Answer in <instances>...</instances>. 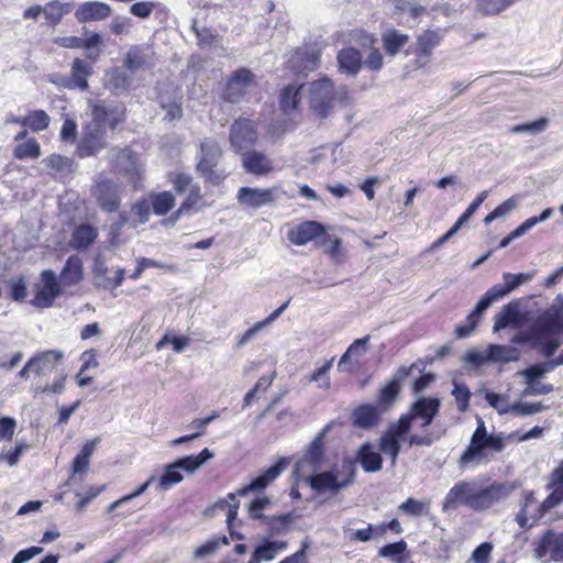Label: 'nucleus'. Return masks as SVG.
Returning <instances> with one entry per match:
<instances>
[{"instance_id": "obj_9", "label": "nucleus", "mask_w": 563, "mask_h": 563, "mask_svg": "<svg viewBox=\"0 0 563 563\" xmlns=\"http://www.w3.org/2000/svg\"><path fill=\"white\" fill-rule=\"evenodd\" d=\"M221 156L222 150L218 142L212 140H205L201 142L197 170L206 181L219 185L228 176L224 169L217 168Z\"/></svg>"}, {"instance_id": "obj_45", "label": "nucleus", "mask_w": 563, "mask_h": 563, "mask_svg": "<svg viewBox=\"0 0 563 563\" xmlns=\"http://www.w3.org/2000/svg\"><path fill=\"white\" fill-rule=\"evenodd\" d=\"M536 503L533 492H525L520 500V509L516 515V522L520 528H531L533 523H529L528 508Z\"/></svg>"}, {"instance_id": "obj_20", "label": "nucleus", "mask_w": 563, "mask_h": 563, "mask_svg": "<svg viewBox=\"0 0 563 563\" xmlns=\"http://www.w3.org/2000/svg\"><path fill=\"white\" fill-rule=\"evenodd\" d=\"M329 430L330 426L328 424L312 440L303 457L296 464L298 473L303 472L307 465H310L313 470L320 467L323 459V440Z\"/></svg>"}, {"instance_id": "obj_10", "label": "nucleus", "mask_w": 563, "mask_h": 563, "mask_svg": "<svg viewBox=\"0 0 563 563\" xmlns=\"http://www.w3.org/2000/svg\"><path fill=\"white\" fill-rule=\"evenodd\" d=\"M255 85L253 73L247 68H240L230 76L224 89V99L239 102Z\"/></svg>"}, {"instance_id": "obj_57", "label": "nucleus", "mask_w": 563, "mask_h": 563, "mask_svg": "<svg viewBox=\"0 0 563 563\" xmlns=\"http://www.w3.org/2000/svg\"><path fill=\"white\" fill-rule=\"evenodd\" d=\"M547 409L542 402H522L514 404L512 413L516 416H532Z\"/></svg>"}, {"instance_id": "obj_59", "label": "nucleus", "mask_w": 563, "mask_h": 563, "mask_svg": "<svg viewBox=\"0 0 563 563\" xmlns=\"http://www.w3.org/2000/svg\"><path fill=\"white\" fill-rule=\"evenodd\" d=\"M291 521L290 514L280 515L277 517H267L265 522L273 533L279 534L284 532Z\"/></svg>"}, {"instance_id": "obj_35", "label": "nucleus", "mask_w": 563, "mask_h": 563, "mask_svg": "<svg viewBox=\"0 0 563 563\" xmlns=\"http://www.w3.org/2000/svg\"><path fill=\"white\" fill-rule=\"evenodd\" d=\"M547 488L551 493L538 507L537 514L533 516L534 521L543 517L552 508L563 503V485L549 482Z\"/></svg>"}, {"instance_id": "obj_54", "label": "nucleus", "mask_w": 563, "mask_h": 563, "mask_svg": "<svg viewBox=\"0 0 563 563\" xmlns=\"http://www.w3.org/2000/svg\"><path fill=\"white\" fill-rule=\"evenodd\" d=\"M102 37L98 33H90L86 38H82L81 48L88 51L87 57L92 62L97 60L100 55V44Z\"/></svg>"}, {"instance_id": "obj_2", "label": "nucleus", "mask_w": 563, "mask_h": 563, "mask_svg": "<svg viewBox=\"0 0 563 563\" xmlns=\"http://www.w3.org/2000/svg\"><path fill=\"white\" fill-rule=\"evenodd\" d=\"M514 489L515 486L509 483H494L481 487L474 481H460L446 493L442 511L445 512L461 506L475 511H483L506 499Z\"/></svg>"}, {"instance_id": "obj_38", "label": "nucleus", "mask_w": 563, "mask_h": 563, "mask_svg": "<svg viewBox=\"0 0 563 563\" xmlns=\"http://www.w3.org/2000/svg\"><path fill=\"white\" fill-rule=\"evenodd\" d=\"M97 238V231L93 227L81 224L73 233L70 245L74 249H85L89 246Z\"/></svg>"}, {"instance_id": "obj_52", "label": "nucleus", "mask_w": 563, "mask_h": 563, "mask_svg": "<svg viewBox=\"0 0 563 563\" xmlns=\"http://www.w3.org/2000/svg\"><path fill=\"white\" fill-rule=\"evenodd\" d=\"M155 476H151L144 484H142L140 487H137L133 493L128 494L118 500L113 501L108 507V512H112L122 505H125L130 503L131 500L135 499L136 497L141 496L146 492V489L150 487V485L155 481Z\"/></svg>"}, {"instance_id": "obj_15", "label": "nucleus", "mask_w": 563, "mask_h": 563, "mask_svg": "<svg viewBox=\"0 0 563 563\" xmlns=\"http://www.w3.org/2000/svg\"><path fill=\"white\" fill-rule=\"evenodd\" d=\"M442 38L440 30H424L417 36L413 54L418 67H423L430 62L433 49L440 45Z\"/></svg>"}, {"instance_id": "obj_17", "label": "nucleus", "mask_w": 563, "mask_h": 563, "mask_svg": "<svg viewBox=\"0 0 563 563\" xmlns=\"http://www.w3.org/2000/svg\"><path fill=\"white\" fill-rule=\"evenodd\" d=\"M109 156L114 172L124 174L131 179L140 175L137 158L129 148L113 147L110 150Z\"/></svg>"}, {"instance_id": "obj_25", "label": "nucleus", "mask_w": 563, "mask_h": 563, "mask_svg": "<svg viewBox=\"0 0 563 563\" xmlns=\"http://www.w3.org/2000/svg\"><path fill=\"white\" fill-rule=\"evenodd\" d=\"M242 165L254 175L268 174L273 169L272 161L262 152L247 151L242 156Z\"/></svg>"}, {"instance_id": "obj_1", "label": "nucleus", "mask_w": 563, "mask_h": 563, "mask_svg": "<svg viewBox=\"0 0 563 563\" xmlns=\"http://www.w3.org/2000/svg\"><path fill=\"white\" fill-rule=\"evenodd\" d=\"M542 434L543 428L539 426L533 427L523 434H519L518 432H511L507 435L504 433L488 434L484 421L478 418L477 427L471 437L470 444L460 456L459 465L461 468H466L471 465L487 463L493 457L492 453L501 452L507 442H525L541 438Z\"/></svg>"}, {"instance_id": "obj_42", "label": "nucleus", "mask_w": 563, "mask_h": 563, "mask_svg": "<svg viewBox=\"0 0 563 563\" xmlns=\"http://www.w3.org/2000/svg\"><path fill=\"white\" fill-rule=\"evenodd\" d=\"M369 341V336L366 335L364 338L356 339L346 350V352L341 356L338 367L341 371H344V365L351 361L353 357L363 356L366 353V345Z\"/></svg>"}, {"instance_id": "obj_8", "label": "nucleus", "mask_w": 563, "mask_h": 563, "mask_svg": "<svg viewBox=\"0 0 563 563\" xmlns=\"http://www.w3.org/2000/svg\"><path fill=\"white\" fill-rule=\"evenodd\" d=\"M563 332V295H558L551 306L541 312L530 328V338L541 341Z\"/></svg>"}, {"instance_id": "obj_40", "label": "nucleus", "mask_w": 563, "mask_h": 563, "mask_svg": "<svg viewBox=\"0 0 563 563\" xmlns=\"http://www.w3.org/2000/svg\"><path fill=\"white\" fill-rule=\"evenodd\" d=\"M391 3L394 15H408L412 20L419 18L426 10L423 5L408 0H393Z\"/></svg>"}, {"instance_id": "obj_16", "label": "nucleus", "mask_w": 563, "mask_h": 563, "mask_svg": "<svg viewBox=\"0 0 563 563\" xmlns=\"http://www.w3.org/2000/svg\"><path fill=\"white\" fill-rule=\"evenodd\" d=\"M276 188H251L241 187L238 191L236 199L240 205L253 209L272 205L276 199Z\"/></svg>"}, {"instance_id": "obj_48", "label": "nucleus", "mask_w": 563, "mask_h": 563, "mask_svg": "<svg viewBox=\"0 0 563 563\" xmlns=\"http://www.w3.org/2000/svg\"><path fill=\"white\" fill-rule=\"evenodd\" d=\"M228 544L229 540L225 536L213 537L206 541L202 545L198 547L194 552V556L196 559H201L208 555H212L220 549L221 545Z\"/></svg>"}, {"instance_id": "obj_49", "label": "nucleus", "mask_w": 563, "mask_h": 563, "mask_svg": "<svg viewBox=\"0 0 563 563\" xmlns=\"http://www.w3.org/2000/svg\"><path fill=\"white\" fill-rule=\"evenodd\" d=\"M485 399L499 415L512 413L514 404H510L507 395H500L493 391L485 394Z\"/></svg>"}, {"instance_id": "obj_56", "label": "nucleus", "mask_w": 563, "mask_h": 563, "mask_svg": "<svg viewBox=\"0 0 563 563\" xmlns=\"http://www.w3.org/2000/svg\"><path fill=\"white\" fill-rule=\"evenodd\" d=\"M65 5L59 2L58 0H53L46 3V5L43 8V13L45 14L47 21L49 23H57L62 19V16L65 14Z\"/></svg>"}, {"instance_id": "obj_46", "label": "nucleus", "mask_w": 563, "mask_h": 563, "mask_svg": "<svg viewBox=\"0 0 563 563\" xmlns=\"http://www.w3.org/2000/svg\"><path fill=\"white\" fill-rule=\"evenodd\" d=\"M124 65L131 71H135L137 69L147 67L150 64L144 51L137 46H134L129 49Z\"/></svg>"}, {"instance_id": "obj_24", "label": "nucleus", "mask_w": 563, "mask_h": 563, "mask_svg": "<svg viewBox=\"0 0 563 563\" xmlns=\"http://www.w3.org/2000/svg\"><path fill=\"white\" fill-rule=\"evenodd\" d=\"M382 46L389 57H395L402 48L409 43L410 37L408 34L402 33L397 29H386L382 33Z\"/></svg>"}, {"instance_id": "obj_39", "label": "nucleus", "mask_w": 563, "mask_h": 563, "mask_svg": "<svg viewBox=\"0 0 563 563\" xmlns=\"http://www.w3.org/2000/svg\"><path fill=\"white\" fill-rule=\"evenodd\" d=\"M301 85H289L280 93V107L285 113L297 109L300 102Z\"/></svg>"}, {"instance_id": "obj_13", "label": "nucleus", "mask_w": 563, "mask_h": 563, "mask_svg": "<svg viewBox=\"0 0 563 563\" xmlns=\"http://www.w3.org/2000/svg\"><path fill=\"white\" fill-rule=\"evenodd\" d=\"M537 560H544L547 556L553 561L563 560V532L547 530L537 543L533 551Z\"/></svg>"}, {"instance_id": "obj_34", "label": "nucleus", "mask_w": 563, "mask_h": 563, "mask_svg": "<svg viewBox=\"0 0 563 563\" xmlns=\"http://www.w3.org/2000/svg\"><path fill=\"white\" fill-rule=\"evenodd\" d=\"M379 411L375 406L363 405L353 412L354 424L358 428L369 429L378 424Z\"/></svg>"}, {"instance_id": "obj_23", "label": "nucleus", "mask_w": 563, "mask_h": 563, "mask_svg": "<svg viewBox=\"0 0 563 563\" xmlns=\"http://www.w3.org/2000/svg\"><path fill=\"white\" fill-rule=\"evenodd\" d=\"M111 14V7L104 2L88 1L81 3L76 12V19L84 23L89 21H100L107 19Z\"/></svg>"}, {"instance_id": "obj_53", "label": "nucleus", "mask_w": 563, "mask_h": 563, "mask_svg": "<svg viewBox=\"0 0 563 563\" xmlns=\"http://www.w3.org/2000/svg\"><path fill=\"white\" fill-rule=\"evenodd\" d=\"M553 369H554V366L552 365V363L549 360L544 363L537 364V365L530 366V367L521 371L520 375L522 376L525 382H531V380H536L539 377H542L543 375H545L547 373H549Z\"/></svg>"}, {"instance_id": "obj_6", "label": "nucleus", "mask_w": 563, "mask_h": 563, "mask_svg": "<svg viewBox=\"0 0 563 563\" xmlns=\"http://www.w3.org/2000/svg\"><path fill=\"white\" fill-rule=\"evenodd\" d=\"M355 471V462L344 459L339 467L312 475L310 486L318 493H338L353 483Z\"/></svg>"}, {"instance_id": "obj_21", "label": "nucleus", "mask_w": 563, "mask_h": 563, "mask_svg": "<svg viewBox=\"0 0 563 563\" xmlns=\"http://www.w3.org/2000/svg\"><path fill=\"white\" fill-rule=\"evenodd\" d=\"M320 51L309 46L298 48L289 58V67L297 73L312 71L319 67Z\"/></svg>"}, {"instance_id": "obj_61", "label": "nucleus", "mask_w": 563, "mask_h": 563, "mask_svg": "<svg viewBox=\"0 0 563 563\" xmlns=\"http://www.w3.org/2000/svg\"><path fill=\"white\" fill-rule=\"evenodd\" d=\"M406 547L407 544L404 541L389 543L379 550V554L384 558H389L393 561L398 562L400 555L405 552Z\"/></svg>"}, {"instance_id": "obj_19", "label": "nucleus", "mask_w": 563, "mask_h": 563, "mask_svg": "<svg viewBox=\"0 0 563 563\" xmlns=\"http://www.w3.org/2000/svg\"><path fill=\"white\" fill-rule=\"evenodd\" d=\"M92 195L100 208L103 210L108 212L117 210L119 206V196L118 187L113 181L100 176L92 188Z\"/></svg>"}, {"instance_id": "obj_60", "label": "nucleus", "mask_w": 563, "mask_h": 563, "mask_svg": "<svg viewBox=\"0 0 563 563\" xmlns=\"http://www.w3.org/2000/svg\"><path fill=\"white\" fill-rule=\"evenodd\" d=\"M464 361L476 367L489 362L488 346L484 350H468L464 355Z\"/></svg>"}, {"instance_id": "obj_26", "label": "nucleus", "mask_w": 563, "mask_h": 563, "mask_svg": "<svg viewBox=\"0 0 563 563\" xmlns=\"http://www.w3.org/2000/svg\"><path fill=\"white\" fill-rule=\"evenodd\" d=\"M286 464V459H280L278 463L271 466L264 474L253 479L249 485L239 488L238 495L244 496L249 492L264 489L271 482L280 475Z\"/></svg>"}, {"instance_id": "obj_33", "label": "nucleus", "mask_w": 563, "mask_h": 563, "mask_svg": "<svg viewBox=\"0 0 563 563\" xmlns=\"http://www.w3.org/2000/svg\"><path fill=\"white\" fill-rule=\"evenodd\" d=\"M286 541H265L255 548L252 554V563H261L262 561H272L276 554L287 548Z\"/></svg>"}, {"instance_id": "obj_43", "label": "nucleus", "mask_w": 563, "mask_h": 563, "mask_svg": "<svg viewBox=\"0 0 563 563\" xmlns=\"http://www.w3.org/2000/svg\"><path fill=\"white\" fill-rule=\"evenodd\" d=\"M43 164L51 169L52 173L64 175L71 172L73 159L59 154H52L43 159Z\"/></svg>"}, {"instance_id": "obj_18", "label": "nucleus", "mask_w": 563, "mask_h": 563, "mask_svg": "<svg viewBox=\"0 0 563 563\" xmlns=\"http://www.w3.org/2000/svg\"><path fill=\"white\" fill-rule=\"evenodd\" d=\"M341 153L339 145L321 146L311 153L309 162L316 170L330 174L335 169Z\"/></svg>"}, {"instance_id": "obj_63", "label": "nucleus", "mask_w": 563, "mask_h": 563, "mask_svg": "<svg viewBox=\"0 0 563 563\" xmlns=\"http://www.w3.org/2000/svg\"><path fill=\"white\" fill-rule=\"evenodd\" d=\"M332 366V361H328L323 366L318 368L310 377V382L318 383V387L322 389L330 388V378L328 372Z\"/></svg>"}, {"instance_id": "obj_4", "label": "nucleus", "mask_w": 563, "mask_h": 563, "mask_svg": "<svg viewBox=\"0 0 563 563\" xmlns=\"http://www.w3.org/2000/svg\"><path fill=\"white\" fill-rule=\"evenodd\" d=\"M88 106L92 119L84 128L82 135L77 144L76 154L80 158L95 156L102 151L107 145V126L113 130L121 120L115 110L107 107L104 101L90 100Z\"/></svg>"}, {"instance_id": "obj_47", "label": "nucleus", "mask_w": 563, "mask_h": 563, "mask_svg": "<svg viewBox=\"0 0 563 563\" xmlns=\"http://www.w3.org/2000/svg\"><path fill=\"white\" fill-rule=\"evenodd\" d=\"M25 128L40 132L48 128L51 119L44 110H34L26 115Z\"/></svg>"}, {"instance_id": "obj_28", "label": "nucleus", "mask_w": 563, "mask_h": 563, "mask_svg": "<svg viewBox=\"0 0 563 563\" xmlns=\"http://www.w3.org/2000/svg\"><path fill=\"white\" fill-rule=\"evenodd\" d=\"M92 67L80 58H75L71 65V78L65 79L63 84L65 88H79L86 90L88 88L87 78L91 75Z\"/></svg>"}, {"instance_id": "obj_50", "label": "nucleus", "mask_w": 563, "mask_h": 563, "mask_svg": "<svg viewBox=\"0 0 563 563\" xmlns=\"http://www.w3.org/2000/svg\"><path fill=\"white\" fill-rule=\"evenodd\" d=\"M234 494H229L228 499L219 500L214 507L221 510L228 509L227 523L231 530L238 516L239 504Z\"/></svg>"}, {"instance_id": "obj_41", "label": "nucleus", "mask_w": 563, "mask_h": 563, "mask_svg": "<svg viewBox=\"0 0 563 563\" xmlns=\"http://www.w3.org/2000/svg\"><path fill=\"white\" fill-rule=\"evenodd\" d=\"M153 211L157 216H164L175 206V197L169 191L151 195Z\"/></svg>"}, {"instance_id": "obj_3", "label": "nucleus", "mask_w": 563, "mask_h": 563, "mask_svg": "<svg viewBox=\"0 0 563 563\" xmlns=\"http://www.w3.org/2000/svg\"><path fill=\"white\" fill-rule=\"evenodd\" d=\"M440 400L438 398H420L412 404L410 411L402 415L397 422L391 423L379 438V450L390 459L395 466L400 453V440L411 430V422L416 418L423 420L422 427H428L438 415Z\"/></svg>"}, {"instance_id": "obj_27", "label": "nucleus", "mask_w": 563, "mask_h": 563, "mask_svg": "<svg viewBox=\"0 0 563 563\" xmlns=\"http://www.w3.org/2000/svg\"><path fill=\"white\" fill-rule=\"evenodd\" d=\"M356 461L366 473H375L383 467V457L374 444L364 443L357 451Z\"/></svg>"}, {"instance_id": "obj_12", "label": "nucleus", "mask_w": 563, "mask_h": 563, "mask_svg": "<svg viewBox=\"0 0 563 563\" xmlns=\"http://www.w3.org/2000/svg\"><path fill=\"white\" fill-rule=\"evenodd\" d=\"M534 276V271L518 274L504 273L503 284L494 285L485 294L493 302L498 301L508 296L510 292L515 291L518 287L530 283Z\"/></svg>"}, {"instance_id": "obj_22", "label": "nucleus", "mask_w": 563, "mask_h": 563, "mask_svg": "<svg viewBox=\"0 0 563 563\" xmlns=\"http://www.w3.org/2000/svg\"><path fill=\"white\" fill-rule=\"evenodd\" d=\"M323 233V228L316 221H306L288 231V240L295 245H303Z\"/></svg>"}, {"instance_id": "obj_55", "label": "nucleus", "mask_w": 563, "mask_h": 563, "mask_svg": "<svg viewBox=\"0 0 563 563\" xmlns=\"http://www.w3.org/2000/svg\"><path fill=\"white\" fill-rule=\"evenodd\" d=\"M452 395L455 398L460 411H465L468 407L471 391L465 384L453 382Z\"/></svg>"}, {"instance_id": "obj_62", "label": "nucleus", "mask_w": 563, "mask_h": 563, "mask_svg": "<svg viewBox=\"0 0 563 563\" xmlns=\"http://www.w3.org/2000/svg\"><path fill=\"white\" fill-rule=\"evenodd\" d=\"M385 529L386 528L384 526L373 527L372 525H368L364 529H358L354 531L352 533L351 539L360 542H367L374 538L375 533L383 534L385 532Z\"/></svg>"}, {"instance_id": "obj_29", "label": "nucleus", "mask_w": 563, "mask_h": 563, "mask_svg": "<svg viewBox=\"0 0 563 563\" xmlns=\"http://www.w3.org/2000/svg\"><path fill=\"white\" fill-rule=\"evenodd\" d=\"M520 323V311L517 302H510L495 316L494 332H498L507 327L517 328Z\"/></svg>"}, {"instance_id": "obj_64", "label": "nucleus", "mask_w": 563, "mask_h": 563, "mask_svg": "<svg viewBox=\"0 0 563 563\" xmlns=\"http://www.w3.org/2000/svg\"><path fill=\"white\" fill-rule=\"evenodd\" d=\"M188 190H189L188 196L186 197V199L184 200V202L180 205L179 209L176 212L177 217L180 213L194 208L198 203V201L201 199L199 186L192 185Z\"/></svg>"}, {"instance_id": "obj_44", "label": "nucleus", "mask_w": 563, "mask_h": 563, "mask_svg": "<svg viewBox=\"0 0 563 563\" xmlns=\"http://www.w3.org/2000/svg\"><path fill=\"white\" fill-rule=\"evenodd\" d=\"M13 155L18 159H35L41 155L40 143L35 139H29L14 147Z\"/></svg>"}, {"instance_id": "obj_31", "label": "nucleus", "mask_w": 563, "mask_h": 563, "mask_svg": "<svg viewBox=\"0 0 563 563\" xmlns=\"http://www.w3.org/2000/svg\"><path fill=\"white\" fill-rule=\"evenodd\" d=\"M82 279V262L77 255H71L60 272L59 282L63 286H73Z\"/></svg>"}, {"instance_id": "obj_51", "label": "nucleus", "mask_w": 563, "mask_h": 563, "mask_svg": "<svg viewBox=\"0 0 563 563\" xmlns=\"http://www.w3.org/2000/svg\"><path fill=\"white\" fill-rule=\"evenodd\" d=\"M493 303L494 302L489 299V297L486 294H484L479 301L476 303L473 311L466 317L464 324H467L475 329L479 322L482 313L485 310H487Z\"/></svg>"}, {"instance_id": "obj_30", "label": "nucleus", "mask_w": 563, "mask_h": 563, "mask_svg": "<svg viewBox=\"0 0 563 563\" xmlns=\"http://www.w3.org/2000/svg\"><path fill=\"white\" fill-rule=\"evenodd\" d=\"M338 64L341 73L356 75L362 66V55L355 48H343L338 54Z\"/></svg>"}, {"instance_id": "obj_5", "label": "nucleus", "mask_w": 563, "mask_h": 563, "mask_svg": "<svg viewBox=\"0 0 563 563\" xmlns=\"http://www.w3.org/2000/svg\"><path fill=\"white\" fill-rule=\"evenodd\" d=\"M349 100L350 92L346 86L335 87L328 78L316 80L309 86L310 109L320 118L330 115L336 106H346Z\"/></svg>"}, {"instance_id": "obj_37", "label": "nucleus", "mask_w": 563, "mask_h": 563, "mask_svg": "<svg viewBox=\"0 0 563 563\" xmlns=\"http://www.w3.org/2000/svg\"><path fill=\"white\" fill-rule=\"evenodd\" d=\"M131 82L132 77L120 68H114L107 73V85L115 93L126 91Z\"/></svg>"}, {"instance_id": "obj_36", "label": "nucleus", "mask_w": 563, "mask_h": 563, "mask_svg": "<svg viewBox=\"0 0 563 563\" xmlns=\"http://www.w3.org/2000/svg\"><path fill=\"white\" fill-rule=\"evenodd\" d=\"M488 352L492 363H508L519 358L518 350L510 345L489 344Z\"/></svg>"}, {"instance_id": "obj_11", "label": "nucleus", "mask_w": 563, "mask_h": 563, "mask_svg": "<svg viewBox=\"0 0 563 563\" xmlns=\"http://www.w3.org/2000/svg\"><path fill=\"white\" fill-rule=\"evenodd\" d=\"M257 137V130L251 120L239 119L231 126L230 144L236 153L253 146Z\"/></svg>"}, {"instance_id": "obj_7", "label": "nucleus", "mask_w": 563, "mask_h": 563, "mask_svg": "<svg viewBox=\"0 0 563 563\" xmlns=\"http://www.w3.org/2000/svg\"><path fill=\"white\" fill-rule=\"evenodd\" d=\"M212 457L213 453L209 449H203L198 455H188L166 465L164 474L158 478L159 487L164 490L169 489L184 479L181 471L192 474Z\"/></svg>"}, {"instance_id": "obj_14", "label": "nucleus", "mask_w": 563, "mask_h": 563, "mask_svg": "<svg viewBox=\"0 0 563 563\" xmlns=\"http://www.w3.org/2000/svg\"><path fill=\"white\" fill-rule=\"evenodd\" d=\"M41 279L42 285L36 286V294L32 305L38 308H48L60 295V286L57 283L55 273L51 269L44 271Z\"/></svg>"}, {"instance_id": "obj_32", "label": "nucleus", "mask_w": 563, "mask_h": 563, "mask_svg": "<svg viewBox=\"0 0 563 563\" xmlns=\"http://www.w3.org/2000/svg\"><path fill=\"white\" fill-rule=\"evenodd\" d=\"M63 354L56 350H48L33 356L31 362H34L33 373L43 375L55 368L57 363L62 360Z\"/></svg>"}, {"instance_id": "obj_58", "label": "nucleus", "mask_w": 563, "mask_h": 563, "mask_svg": "<svg viewBox=\"0 0 563 563\" xmlns=\"http://www.w3.org/2000/svg\"><path fill=\"white\" fill-rule=\"evenodd\" d=\"M548 125V120L545 118H541L533 122L518 124L511 128V132L515 134L520 133H539L545 130Z\"/></svg>"}]
</instances>
